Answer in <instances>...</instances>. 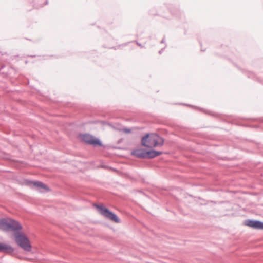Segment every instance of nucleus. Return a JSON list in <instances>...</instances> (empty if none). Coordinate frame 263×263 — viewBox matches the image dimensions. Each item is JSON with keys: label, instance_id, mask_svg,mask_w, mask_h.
<instances>
[{"label": "nucleus", "instance_id": "nucleus-8", "mask_svg": "<svg viewBox=\"0 0 263 263\" xmlns=\"http://www.w3.org/2000/svg\"><path fill=\"white\" fill-rule=\"evenodd\" d=\"M132 155L141 158H146V152L143 149L138 148L132 152Z\"/></svg>", "mask_w": 263, "mask_h": 263}, {"label": "nucleus", "instance_id": "nucleus-9", "mask_svg": "<svg viewBox=\"0 0 263 263\" xmlns=\"http://www.w3.org/2000/svg\"><path fill=\"white\" fill-rule=\"evenodd\" d=\"M161 154V152L152 150L146 152V158H153L155 157L159 156Z\"/></svg>", "mask_w": 263, "mask_h": 263}, {"label": "nucleus", "instance_id": "nucleus-10", "mask_svg": "<svg viewBox=\"0 0 263 263\" xmlns=\"http://www.w3.org/2000/svg\"><path fill=\"white\" fill-rule=\"evenodd\" d=\"M31 183L32 185H33L34 186H36L37 187L42 188V189H44L45 190H48V189L47 187V186H46L45 184H44L41 182L33 181V182H31Z\"/></svg>", "mask_w": 263, "mask_h": 263}, {"label": "nucleus", "instance_id": "nucleus-4", "mask_svg": "<svg viewBox=\"0 0 263 263\" xmlns=\"http://www.w3.org/2000/svg\"><path fill=\"white\" fill-rule=\"evenodd\" d=\"M95 206L99 210L100 213L106 218L115 223H118L120 222L119 218L103 205H95Z\"/></svg>", "mask_w": 263, "mask_h": 263}, {"label": "nucleus", "instance_id": "nucleus-5", "mask_svg": "<svg viewBox=\"0 0 263 263\" xmlns=\"http://www.w3.org/2000/svg\"><path fill=\"white\" fill-rule=\"evenodd\" d=\"M81 140L85 143L94 146H102L101 141L93 136L88 134H81L79 135Z\"/></svg>", "mask_w": 263, "mask_h": 263}, {"label": "nucleus", "instance_id": "nucleus-2", "mask_svg": "<svg viewBox=\"0 0 263 263\" xmlns=\"http://www.w3.org/2000/svg\"><path fill=\"white\" fill-rule=\"evenodd\" d=\"M143 146L152 148L161 146L163 144V140L157 134H147L141 140Z\"/></svg>", "mask_w": 263, "mask_h": 263}, {"label": "nucleus", "instance_id": "nucleus-3", "mask_svg": "<svg viewBox=\"0 0 263 263\" xmlns=\"http://www.w3.org/2000/svg\"><path fill=\"white\" fill-rule=\"evenodd\" d=\"M14 238L17 245L23 250L28 252L31 251V242L26 234L23 233H15Z\"/></svg>", "mask_w": 263, "mask_h": 263}, {"label": "nucleus", "instance_id": "nucleus-6", "mask_svg": "<svg viewBox=\"0 0 263 263\" xmlns=\"http://www.w3.org/2000/svg\"><path fill=\"white\" fill-rule=\"evenodd\" d=\"M246 225L251 228L257 229H263V222L258 221L247 220L245 222Z\"/></svg>", "mask_w": 263, "mask_h": 263}, {"label": "nucleus", "instance_id": "nucleus-1", "mask_svg": "<svg viewBox=\"0 0 263 263\" xmlns=\"http://www.w3.org/2000/svg\"><path fill=\"white\" fill-rule=\"evenodd\" d=\"M0 229L4 231H21L23 227L21 223L11 218H0Z\"/></svg>", "mask_w": 263, "mask_h": 263}, {"label": "nucleus", "instance_id": "nucleus-7", "mask_svg": "<svg viewBox=\"0 0 263 263\" xmlns=\"http://www.w3.org/2000/svg\"><path fill=\"white\" fill-rule=\"evenodd\" d=\"M14 251V249L10 245L0 243V252L6 253H12Z\"/></svg>", "mask_w": 263, "mask_h": 263}, {"label": "nucleus", "instance_id": "nucleus-11", "mask_svg": "<svg viewBox=\"0 0 263 263\" xmlns=\"http://www.w3.org/2000/svg\"><path fill=\"white\" fill-rule=\"evenodd\" d=\"M122 131L125 133H129L131 132V130L127 128H124L122 129Z\"/></svg>", "mask_w": 263, "mask_h": 263}]
</instances>
